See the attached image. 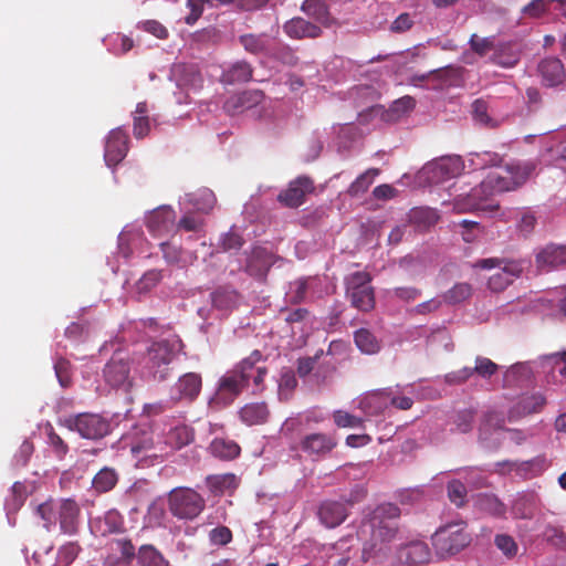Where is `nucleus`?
I'll return each mask as SVG.
<instances>
[{"label": "nucleus", "instance_id": "e2e57ef3", "mask_svg": "<svg viewBox=\"0 0 566 566\" xmlns=\"http://www.w3.org/2000/svg\"><path fill=\"white\" fill-rule=\"evenodd\" d=\"M70 367V361L64 358H59L54 363L55 375L62 387H67L71 384Z\"/></svg>", "mask_w": 566, "mask_h": 566}, {"label": "nucleus", "instance_id": "37998d69", "mask_svg": "<svg viewBox=\"0 0 566 566\" xmlns=\"http://www.w3.org/2000/svg\"><path fill=\"white\" fill-rule=\"evenodd\" d=\"M82 551L77 542H67L57 549L56 565L70 566Z\"/></svg>", "mask_w": 566, "mask_h": 566}, {"label": "nucleus", "instance_id": "bb28decb", "mask_svg": "<svg viewBox=\"0 0 566 566\" xmlns=\"http://www.w3.org/2000/svg\"><path fill=\"white\" fill-rule=\"evenodd\" d=\"M539 269L548 270L566 263V247L549 244L536 254Z\"/></svg>", "mask_w": 566, "mask_h": 566}, {"label": "nucleus", "instance_id": "052dcab7", "mask_svg": "<svg viewBox=\"0 0 566 566\" xmlns=\"http://www.w3.org/2000/svg\"><path fill=\"white\" fill-rule=\"evenodd\" d=\"M543 538L556 547H563L566 544L564 532L553 525H547L543 532Z\"/></svg>", "mask_w": 566, "mask_h": 566}, {"label": "nucleus", "instance_id": "39448f33", "mask_svg": "<svg viewBox=\"0 0 566 566\" xmlns=\"http://www.w3.org/2000/svg\"><path fill=\"white\" fill-rule=\"evenodd\" d=\"M471 537L465 532L463 522L444 525L432 536V545L441 558L458 554L469 545Z\"/></svg>", "mask_w": 566, "mask_h": 566}, {"label": "nucleus", "instance_id": "6ab92c4d", "mask_svg": "<svg viewBox=\"0 0 566 566\" xmlns=\"http://www.w3.org/2000/svg\"><path fill=\"white\" fill-rule=\"evenodd\" d=\"M301 447L308 455L323 457L336 447V440L326 433H312L302 440Z\"/></svg>", "mask_w": 566, "mask_h": 566}, {"label": "nucleus", "instance_id": "680f3d73", "mask_svg": "<svg viewBox=\"0 0 566 566\" xmlns=\"http://www.w3.org/2000/svg\"><path fill=\"white\" fill-rule=\"evenodd\" d=\"M465 494H467V489L462 482L454 480L448 484L449 499L457 506H460L463 504Z\"/></svg>", "mask_w": 566, "mask_h": 566}, {"label": "nucleus", "instance_id": "0eeeda50", "mask_svg": "<svg viewBox=\"0 0 566 566\" xmlns=\"http://www.w3.org/2000/svg\"><path fill=\"white\" fill-rule=\"evenodd\" d=\"M62 424L71 431L77 432L82 438L98 440L111 432V423L97 413L72 415L62 420Z\"/></svg>", "mask_w": 566, "mask_h": 566}, {"label": "nucleus", "instance_id": "7ed1b4c3", "mask_svg": "<svg viewBox=\"0 0 566 566\" xmlns=\"http://www.w3.org/2000/svg\"><path fill=\"white\" fill-rule=\"evenodd\" d=\"M182 347L177 336L154 342L144 358V368L149 375L163 380L169 374V365Z\"/></svg>", "mask_w": 566, "mask_h": 566}, {"label": "nucleus", "instance_id": "864d4df0", "mask_svg": "<svg viewBox=\"0 0 566 566\" xmlns=\"http://www.w3.org/2000/svg\"><path fill=\"white\" fill-rule=\"evenodd\" d=\"M163 279L161 271L150 270L146 272L137 282V290L140 293H146L155 287Z\"/></svg>", "mask_w": 566, "mask_h": 566}, {"label": "nucleus", "instance_id": "13d9d810", "mask_svg": "<svg viewBox=\"0 0 566 566\" xmlns=\"http://www.w3.org/2000/svg\"><path fill=\"white\" fill-rule=\"evenodd\" d=\"M297 381L292 370L282 371L279 380V395L286 399L289 394L296 387Z\"/></svg>", "mask_w": 566, "mask_h": 566}, {"label": "nucleus", "instance_id": "c85d7f7f", "mask_svg": "<svg viewBox=\"0 0 566 566\" xmlns=\"http://www.w3.org/2000/svg\"><path fill=\"white\" fill-rule=\"evenodd\" d=\"M206 485L211 493L219 495L233 492L239 485V480L233 473L212 474L206 478Z\"/></svg>", "mask_w": 566, "mask_h": 566}, {"label": "nucleus", "instance_id": "72a5a7b5", "mask_svg": "<svg viewBox=\"0 0 566 566\" xmlns=\"http://www.w3.org/2000/svg\"><path fill=\"white\" fill-rule=\"evenodd\" d=\"M416 106L413 97L406 95L394 101L384 114V117L388 122H397L405 115L409 114Z\"/></svg>", "mask_w": 566, "mask_h": 566}, {"label": "nucleus", "instance_id": "09e8293b", "mask_svg": "<svg viewBox=\"0 0 566 566\" xmlns=\"http://www.w3.org/2000/svg\"><path fill=\"white\" fill-rule=\"evenodd\" d=\"M489 107L485 101L476 99L472 104L473 119L480 125L494 127L496 122L489 116Z\"/></svg>", "mask_w": 566, "mask_h": 566}, {"label": "nucleus", "instance_id": "c756f323", "mask_svg": "<svg viewBox=\"0 0 566 566\" xmlns=\"http://www.w3.org/2000/svg\"><path fill=\"white\" fill-rule=\"evenodd\" d=\"M539 72L549 86L558 85L565 78L564 66L562 62L555 57L543 60L539 64Z\"/></svg>", "mask_w": 566, "mask_h": 566}, {"label": "nucleus", "instance_id": "a878e982", "mask_svg": "<svg viewBox=\"0 0 566 566\" xmlns=\"http://www.w3.org/2000/svg\"><path fill=\"white\" fill-rule=\"evenodd\" d=\"M284 32L293 39H303V38H317L322 33V29L303 19V18H293L289 20L284 27Z\"/></svg>", "mask_w": 566, "mask_h": 566}, {"label": "nucleus", "instance_id": "9b49d317", "mask_svg": "<svg viewBox=\"0 0 566 566\" xmlns=\"http://www.w3.org/2000/svg\"><path fill=\"white\" fill-rule=\"evenodd\" d=\"M146 227L156 238L171 233L176 228V212L169 206H161L154 209L146 217Z\"/></svg>", "mask_w": 566, "mask_h": 566}, {"label": "nucleus", "instance_id": "6e6d98bb", "mask_svg": "<svg viewBox=\"0 0 566 566\" xmlns=\"http://www.w3.org/2000/svg\"><path fill=\"white\" fill-rule=\"evenodd\" d=\"M308 286V280H297L290 284L289 291L286 292L287 298L293 303H300L304 301Z\"/></svg>", "mask_w": 566, "mask_h": 566}, {"label": "nucleus", "instance_id": "1a4fd4ad", "mask_svg": "<svg viewBox=\"0 0 566 566\" xmlns=\"http://www.w3.org/2000/svg\"><path fill=\"white\" fill-rule=\"evenodd\" d=\"M248 360L242 359L231 370L227 371L219 380L216 392V401L229 405L244 389L247 382Z\"/></svg>", "mask_w": 566, "mask_h": 566}, {"label": "nucleus", "instance_id": "3c124183", "mask_svg": "<svg viewBox=\"0 0 566 566\" xmlns=\"http://www.w3.org/2000/svg\"><path fill=\"white\" fill-rule=\"evenodd\" d=\"M438 218L437 211L431 208H416L411 211V219L423 227L434 224Z\"/></svg>", "mask_w": 566, "mask_h": 566}, {"label": "nucleus", "instance_id": "6e6552de", "mask_svg": "<svg viewBox=\"0 0 566 566\" xmlns=\"http://www.w3.org/2000/svg\"><path fill=\"white\" fill-rule=\"evenodd\" d=\"M464 169L460 156H448L426 164L419 171V179L429 185H436L458 177Z\"/></svg>", "mask_w": 566, "mask_h": 566}, {"label": "nucleus", "instance_id": "8fccbe9b", "mask_svg": "<svg viewBox=\"0 0 566 566\" xmlns=\"http://www.w3.org/2000/svg\"><path fill=\"white\" fill-rule=\"evenodd\" d=\"M36 514L44 521V527L50 530L56 522V507L52 500L36 506Z\"/></svg>", "mask_w": 566, "mask_h": 566}, {"label": "nucleus", "instance_id": "79ce46f5", "mask_svg": "<svg viewBox=\"0 0 566 566\" xmlns=\"http://www.w3.org/2000/svg\"><path fill=\"white\" fill-rule=\"evenodd\" d=\"M512 515L515 518H532L534 515V496L518 495L512 504Z\"/></svg>", "mask_w": 566, "mask_h": 566}, {"label": "nucleus", "instance_id": "4c0bfd02", "mask_svg": "<svg viewBox=\"0 0 566 566\" xmlns=\"http://www.w3.org/2000/svg\"><path fill=\"white\" fill-rule=\"evenodd\" d=\"M160 250L167 263L176 264L180 268L187 266L188 263H191L196 259L192 254L186 255L180 248L175 247L169 242H161Z\"/></svg>", "mask_w": 566, "mask_h": 566}, {"label": "nucleus", "instance_id": "f8f14e48", "mask_svg": "<svg viewBox=\"0 0 566 566\" xmlns=\"http://www.w3.org/2000/svg\"><path fill=\"white\" fill-rule=\"evenodd\" d=\"M129 137L122 128L113 129L106 140L104 158L108 167L118 165L127 155Z\"/></svg>", "mask_w": 566, "mask_h": 566}, {"label": "nucleus", "instance_id": "de8ad7c7", "mask_svg": "<svg viewBox=\"0 0 566 566\" xmlns=\"http://www.w3.org/2000/svg\"><path fill=\"white\" fill-rule=\"evenodd\" d=\"M472 293V287L468 283H458L449 291H447L443 295V302L450 304H457L464 300H467Z\"/></svg>", "mask_w": 566, "mask_h": 566}, {"label": "nucleus", "instance_id": "473e14b6", "mask_svg": "<svg viewBox=\"0 0 566 566\" xmlns=\"http://www.w3.org/2000/svg\"><path fill=\"white\" fill-rule=\"evenodd\" d=\"M109 549L116 554V560L119 564L129 565L137 557L135 546L130 539L117 538L109 542Z\"/></svg>", "mask_w": 566, "mask_h": 566}, {"label": "nucleus", "instance_id": "c9c22d12", "mask_svg": "<svg viewBox=\"0 0 566 566\" xmlns=\"http://www.w3.org/2000/svg\"><path fill=\"white\" fill-rule=\"evenodd\" d=\"M137 562L139 566H170L168 559L154 545H142Z\"/></svg>", "mask_w": 566, "mask_h": 566}, {"label": "nucleus", "instance_id": "4468645a", "mask_svg": "<svg viewBox=\"0 0 566 566\" xmlns=\"http://www.w3.org/2000/svg\"><path fill=\"white\" fill-rule=\"evenodd\" d=\"M81 509L72 499L61 500L57 509L60 530L65 535H75L80 527Z\"/></svg>", "mask_w": 566, "mask_h": 566}, {"label": "nucleus", "instance_id": "5701e85b", "mask_svg": "<svg viewBox=\"0 0 566 566\" xmlns=\"http://www.w3.org/2000/svg\"><path fill=\"white\" fill-rule=\"evenodd\" d=\"M273 264L274 255L268 248L255 247L250 252V276L253 274L259 280H263Z\"/></svg>", "mask_w": 566, "mask_h": 566}, {"label": "nucleus", "instance_id": "aec40b11", "mask_svg": "<svg viewBox=\"0 0 566 566\" xmlns=\"http://www.w3.org/2000/svg\"><path fill=\"white\" fill-rule=\"evenodd\" d=\"M399 562L408 565L423 564L430 559V549L422 541H412L398 551Z\"/></svg>", "mask_w": 566, "mask_h": 566}, {"label": "nucleus", "instance_id": "f3484780", "mask_svg": "<svg viewBox=\"0 0 566 566\" xmlns=\"http://www.w3.org/2000/svg\"><path fill=\"white\" fill-rule=\"evenodd\" d=\"M546 403L545 397L539 394L523 395L509 410V420L515 421L531 413L539 412Z\"/></svg>", "mask_w": 566, "mask_h": 566}, {"label": "nucleus", "instance_id": "f257e3e1", "mask_svg": "<svg viewBox=\"0 0 566 566\" xmlns=\"http://www.w3.org/2000/svg\"><path fill=\"white\" fill-rule=\"evenodd\" d=\"M399 509L394 504L379 506L368 523H364L361 532L370 531V543H365L361 555L358 557L359 538L349 535L339 539L328 548L327 558L331 566H359L378 554L384 553L386 544L395 538L399 516Z\"/></svg>", "mask_w": 566, "mask_h": 566}, {"label": "nucleus", "instance_id": "774afa93", "mask_svg": "<svg viewBox=\"0 0 566 566\" xmlns=\"http://www.w3.org/2000/svg\"><path fill=\"white\" fill-rule=\"evenodd\" d=\"M34 451V446L32 442L24 440L21 446L19 447V450L14 454V460L17 465L24 467L28 464L32 453Z\"/></svg>", "mask_w": 566, "mask_h": 566}, {"label": "nucleus", "instance_id": "ea45409f", "mask_svg": "<svg viewBox=\"0 0 566 566\" xmlns=\"http://www.w3.org/2000/svg\"><path fill=\"white\" fill-rule=\"evenodd\" d=\"M192 440L193 432L186 426L172 428L166 437V443L174 449H181L182 447L191 443Z\"/></svg>", "mask_w": 566, "mask_h": 566}, {"label": "nucleus", "instance_id": "b1692460", "mask_svg": "<svg viewBox=\"0 0 566 566\" xmlns=\"http://www.w3.org/2000/svg\"><path fill=\"white\" fill-rule=\"evenodd\" d=\"M301 10L323 27H331L334 23V18L325 0H304Z\"/></svg>", "mask_w": 566, "mask_h": 566}, {"label": "nucleus", "instance_id": "cd10ccee", "mask_svg": "<svg viewBox=\"0 0 566 566\" xmlns=\"http://www.w3.org/2000/svg\"><path fill=\"white\" fill-rule=\"evenodd\" d=\"M358 407L368 416L384 412L388 408V390H377L360 398Z\"/></svg>", "mask_w": 566, "mask_h": 566}, {"label": "nucleus", "instance_id": "e433bc0d", "mask_svg": "<svg viewBox=\"0 0 566 566\" xmlns=\"http://www.w3.org/2000/svg\"><path fill=\"white\" fill-rule=\"evenodd\" d=\"M133 132L136 138H144L150 129L148 106L146 102H139L133 114Z\"/></svg>", "mask_w": 566, "mask_h": 566}, {"label": "nucleus", "instance_id": "9d476101", "mask_svg": "<svg viewBox=\"0 0 566 566\" xmlns=\"http://www.w3.org/2000/svg\"><path fill=\"white\" fill-rule=\"evenodd\" d=\"M367 272H356L346 279L347 295L356 308L368 312L375 306L374 289Z\"/></svg>", "mask_w": 566, "mask_h": 566}, {"label": "nucleus", "instance_id": "20e7f679", "mask_svg": "<svg viewBox=\"0 0 566 566\" xmlns=\"http://www.w3.org/2000/svg\"><path fill=\"white\" fill-rule=\"evenodd\" d=\"M168 510L178 520L192 521L206 507V501L190 488H175L168 494Z\"/></svg>", "mask_w": 566, "mask_h": 566}, {"label": "nucleus", "instance_id": "69168bd1", "mask_svg": "<svg viewBox=\"0 0 566 566\" xmlns=\"http://www.w3.org/2000/svg\"><path fill=\"white\" fill-rule=\"evenodd\" d=\"M443 303L442 296H436L429 301L422 302L415 306L411 312L413 314L427 315L438 311Z\"/></svg>", "mask_w": 566, "mask_h": 566}, {"label": "nucleus", "instance_id": "338daca9", "mask_svg": "<svg viewBox=\"0 0 566 566\" xmlns=\"http://www.w3.org/2000/svg\"><path fill=\"white\" fill-rule=\"evenodd\" d=\"M473 411L472 410H462L459 411L455 416L454 423L457 426L458 431L465 433L471 430L473 423Z\"/></svg>", "mask_w": 566, "mask_h": 566}, {"label": "nucleus", "instance_id": "a18cd8bd", "mask_svg": "<svg viewBox=\"0 0 566 566\" xmlns=\"http://www.w3.org/2000/svg\"><path fill=\"white\" fill-rule=\"evenodd\" d=\"M500 366L492 361L490 358L478 356L475 358L474 367H471L472 377L478 375L483 379H490L494 374L497 373Z\"/></svg>", "mask_w": 566, "mask_h": 566}, {"label": "nucleus", "instance_id": "603ef678", "mask_svg": "<svg viewBox=\"0 0 566 566\" xmlns=\"http://www.w3.org/2000/svg\"><path fill=\"white\" fill-rule=\"evenodd\" d=\"M334 422L339 428H359L363 419L344 410H336L333 415Z\"/></svg>", "mask_w": 566, "mask_h": 566}, {"label": "nucleus", "instance_id": "bf43d9fd", "mask_svg": "<svg viewBox=\"0 0 566 566\" xmlns=\"http://www.w3.org/2000/svg\"><path fill=\"white\" fill-rule=\"evenodd\" d=\"M49 444L52 448L53 453L59 460L64 459L69 452L67 443L51 428L49 434Z\"/></svg>", "mask_w": 566, "mask_h": 566}, {"label": "nucleus", "instance_id": "a19ab883", "mask_svg": "<svg viewBox=\"0 0 566 566\" xmlns=\"http://www.w3.org/2000/svg\"><path fill=\"white\" fill-rule=\"evenodd\" d=\"M379 175V169L370 168L359 175L349 186L348 193L350 196H359L368 190L376 177Z\"/></svg>", "mask_w": 566, "mask_h": 566}, {"label": "nucleus", "instance_id": "49530a36", "mask_svg": "<svg viewBox=\"0 0 566 566\" xmlns=\"http://www.w3.org/2000/svg\"><path fill=\"white\" fill-rule=\"evenodd\" d=\"M478 505L482 511H485L495 516H502L505 513L504 504L492 494H484L479 496Z\"/></svg>", "mask_w": 566, "mask_h": 566}, {"label": "nucleus", "instance_id": "7c9ffc66", "mask_svg": "<svg viewBox=\"0 0 566 566\" xmlns=\"http://www.w3.org/2000/svg\"><path fill=\"white\" fill-rule=\"evenodd\" d=\"M240 447L232 440L214 438L210 446V453L220 460H232L240 454Z\"/></svg>", "mask_w": 566, "mask_h": 566}, {"label": "nucleus", "instance_id": "58836bf2", "mask_svg": "<svg viewBox=\"0 0 566 566\" xmlns=\"http://www.w3.org/2000/svg\"><path fill=\"white\" fill-rule=\"evenodd\" d=\"M355 344L363 354L373 355L379 352L380 343L375 335L367 328H360L355 332Z\"/></svg>", "mask_w": 566, "mask_h": 566}, {"label": "nucleus", "instance_id": "393cba45", "mask_svg": "<svg viewBox=\"0 0 566 566\" xmlns=\"http://www.w3.org/2000/svg\"><path fill=\"white\" fill-rule=\"evenodd\" d=\"M532 377L533 367L531 363H516L505 369L503 384L505 387H520L527 384Z\"/></svg>", "mask_w": 566, "mask_h": 566}, {"label": "nucleus", "instance_id": "412c9836", "mask_svg": "<svg viewBox=\"0 0 566 566\" xmlns=\"http://www.w3.org/2000/svg\"><path fill=\"white\" fill-rule=\"evenodd\" d=\"M497 467H507L510 471H515L523 478H533L541 474L548 467V462L545 457L539 455L526 461L515 462H499Z\"/></svg>", "mask_w": 566, "mask_h": 566}, {"label": "nucleus", "instance_id": "a211bd4d", "mask_svg": "<svg viewBox=\"0 0 566 566\" xmlns=\"http://www.w3.org/2000/svg\"><path fill=\"white\" fill-rule=\"evenodd\" d=\"M91 527L101 536L119 534L125 531L124 517L117 510L111 509L103 516L94 518Z\"/></svg>", "mask_w": 566, "mask_h": 566}, {"label": "nucleus", "instance_id": "f03ea898", "mask_svg": "<svg viewBox=\"0 0 566 566\" xmlns=\"http://www.w3.org/2000/svg\"><path fill=\"white\" fill-rule=\"evenodd\" d=\"M534 170L535 164L531 160L512 161L504 168L492 170L465 199H457L454 209L459 212L480 210L493 216L499 206L486 201L494 195L516 189L530 178Z\"/></svg>", "mask_w": 566, "mask_h": 566}, {"label": "nucleus", "instance_id": "f704fd0d", "mask_svg": "<svg viewBox=\"0 0 566 566\" xmlns=\"http://www.w3.org/2000/svg\"><path fill=\"white\" fill-rule=\"evenodd\" d=\"M388 407L392 406L400 410H408L412 407L413 400L411 397L406 394H412L413 387L412 385H407L405 387H397L395 389L388 388Z\"/></svg>", "mask_w": 566, "mask_h": 566}, {"label": "nucleus", "instance_id": "0e129e2a", "mask_svg": "<svg viewBox=\"0 0 566 566\" xmlns=\"http://www.w3.org/2000/svg\"><path fill=\"white\" fill-rule=\"evenodd\" d=\"M269 417V410L264 402L250 403V424L263 423Z\"/></svg>", "mask_w": 566, "mask_h": 566}, {"label": "nucleus", "instance_id": "5fc2aeb1", "mask_svg": "<svg viewBox=\"0 0 566 566\" xmlns=\"http://www.w3.org/2000/svg\"><path fill=\"white\" fill-rule=\"evenodd\" d=\"M494 543L496 547L506 556L514 557L517 554L518 547L514 538L506 534H499L495 536Z\"/></svg>", "mask_w": 566, "mask_h": 566}, {"label": "nucleus", "instance_id": "4d7b16f0", "mask_svg": "<svg viewBox=\"0 0 566 566\" xmlns=\"http://www.w3.org/2000/svg\"><path fill=\"white\" fill-rule=\"evenodd\" d=\"M232 539V532L229 527L220 525L209 532V542L214 546H223Z\"/></svg>", "mask_w": 566, "mask_h": 566}, {"label": "nucleus", "instance_id": "dca6fc26", "mask_svg": "<svg viewBox=\"0 0 566 566\" xmlns=\"http://www.w3.org/2000/svg\"><path fill=\"white\" fill-rule=\"evenodd\" d=\"M201 390V377L196 373H187L181 376L171 388V400L178 402L180 400L192 401L197 398Z\"/></svg>", "mask_w": 566, "mask_h": 566}, {"label": "nucleus", "instance_id": "2f4dec72", "mask_svg": "<svg viewBox=\"0 0 566 566\" xmlns=\"http://www.w3.org/2000/svg\"><path fill=\"white\" fill-rule=\"evenodd\" d=\"M118 479L115 469L105 467L94 475L92 486L97 493H106L116 486Z\"/></svg>", "mask_w": 566, "mask_h": 566}, {"label": "nucleus", "instance_id": "2eb2a0df", "mask_svg": "<svg viewBox=\"0 0 566 566\" xmlns=\"http://www.w3.org/2000/svg\"><path fill=\"white\" fill-rule=\"evenodd\" d=\"M129 365L128 361L114 355L104 368V378L108 385L116 388H129Z\"/></svg>", "mask_w": 566, "mask_h": 566}, {"label": "nucleus", "instance_id": "4be33fe9", "mask_svg": "<svg viewBox=\"0 0 566 566\" xmlns=\"http://www.w3.org/2000/svg\"><path fill=\"white\" fill-rule=\"evenodd\" d=\"M321 522L329 528L338 526L347 516V510L344 503L336 501H325L318 510Z\"/></svg>", "mask_w": 566, "mask_h": 566}, {"label": "nucleus", "instance_id": "ddd939ff", "mask_svg": "<svg viewBox=\"0 0 566 566\" xmlns=\"http://www.w3.org/2000/svg\"><path fill=\"white\" fill-rule=\"evenodd\" d=\"M314 190L312 179L306 176H300L291 181L289 187L279 195V200L287 207L296 208L304 202L306 193Z\"/></svg>", "mask_w": 566, "mask_h": 566}, {"label": "nucleus", "instance_id": "c03bdc74", "mask_svg": "<svg viewBox=\"0 0 566 566\" xmlns=\"http://www.w3.org/2000/svg\"><path fill=\"white\" fill-rule=\"evenodd\" d=\"M238 295L234 291L218 289L211 294V302L216 308L230 310L235 306Z\"/></svg>", "mask_w": 566, "mask_h": 566}, {"label": "nucleus", "instance_id": "423d86ee", "mask_svg": "<svg viewBox=\"0 0 566 566\" xmlns=\"http://www.w3.org/2000/svg\"><path fill=\"white\" fill-rule=\"evenodd\" d=\"M475 268L497 269L488 281L489 287L494 292H501L521 276L524 264L521 261L499 260L494 258L479 260Z\"/></svg>", "mask_w": 566, "mask_h": 566}]
</instances>
